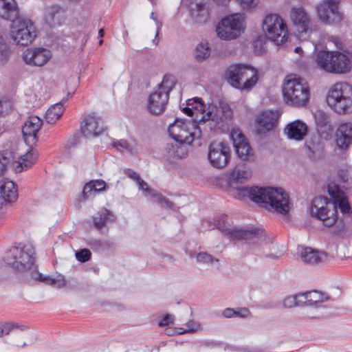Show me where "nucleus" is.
<instances>
[{
	"instance_id": "obj_1",
	"label": "nucleus",
	"mask_w": 352,
	"mask_h": 352,
	"mask_svg": "<svg viewBox=\"0 0 352 352\" xmlns=\"http://www.w3.org/2000/svg\"><path fill=\"white\" fill-rule=\"evenodd\" d=\"M239 195L248 197L258 204H264L267 209L280 214H287L291 208L289 195L281 188L243 186L239 189Z\"/></svg>"
},
{
	"instance_id": "obj_2",
	"label": "nucleus",
	"mask_w": 352,
	"mask_h": 352,
	"mask_svg": "<svg viewBox=\"0 0 352 352\" xmlns=\"http://www.w3.org/2000/svg\"><path fill=\"white\" fill-rule=\"evenodd\" d=\"M285 102L292 107H303L309 99L310 92L307 81L296 74L287 76L283 84Z\"/></svg>"
},
{
	"instance_id": "obj_3",
	"label": "nucleus",
	"mask_w": 352,
	"mask_h": 352,
	"mask_svg": "<svg viewBox=\"0 0 352 352\" xmlns=\"http://www.w3.org/2000/svg\"><path fill=\"white\" fill-rule=\"evenodd\" d=\"M326 101L328 106L339 115L352 113V86L346 82L335 83L329 88Z\"/></svg>"
},
{
	"instance_id": "obj_4",
	"label": "nucleus",
	"mask_w": 352,
	"mask_h": 352,
	"mask_svg": "<svg viewBox=\"0 0 352 352\" xmlns=\"http://www.w3.org/2000/svg\"><path fill=\"white\" fill-rule=\"evenodd\" d=\"M5 262L20 272L34 267L35 249L31 243L12 247L4 255Z\"/></svg>"
},
{
	"instance_id": "obj_5",
	"label": "nucleus",
	"mask_w": 352,
	"mask_h": 352,
	"mask_svg": "<svg viewBox=\"0 0 352 352\" xmlns=\"http://www.w3.org/2000/svg\"><path fill=\"white\" fill-rule=\"evenodd\" d=\"M226 78L233 87L241 90H250L258 81V71L245 65H230L226 72Z\"/></svg>"
},
{
	"instance_id": "obj_6",
	"label": "nucleus",
	"mask_w": 352,
	"mask_h": 352,
	"mask_svg": "<svg viewBox=\"0 0 352 352\" xmlns=\"http://www.w3.org/2000/svg\"><path fill=\"white\" fill-rule=\"evenodd\" d=\"M170 135L180 144H191L201 137V131L195 122L189 120L176 119L168 126Z\"/></svg>"
},
{
	"instance_id": "obj_7",
	"label": "nucleus",
	"mask_w": 352,
	"mask_h": 352,
	"mask_svg": "<svg viewBox=\"0 0 352 352\" xmlns=\"http://www.w3.org/2000/svg\"><path fill=\"white\" fill-rule=\"evenodd\" d=\"M245 27L244 15L236 13L223 18L217 25L216 32L221 39L230 41L238 38Z\"/></svg>"
},
{
	"instance_id": "obj_8",
	"label": "nucleus",
	"mask_w": 352,
	"mask_h": 352,
	"mask_svg": "<svg viewBox=\"0 0 352 352\" xmlns=\"http://www.w3.org/2000/svg\"><path fill=\"white\" fill-rule=\"evenodd\" d=\"M10 36L16 45L28 46L36 37V28L31 19L20 16L12 23Z\"/></svg>"
},
{
	"instance_id": "obj_9",
	"label": "nucleus",
	"mask_w": 352,
	"mask_h": 352,
	"mask_svg": "<svg viewBox=\"0 0 352 352\" xmlns=\"http://www.w3.org/2000/svg\"><path fill=\"white\" fill-rule=\"evenodd\" d=\"M262 28L266 36L276 45L284 43L288 38L287 24L277 14H266L263 20Z\"/></svg>"
},
{
	"instance_id": "obj_10",
	"label": "nucleus",
	"mask_w": 352,
	"mask_h": 352,
	"mask_svg": "<svg viewBox=\"0 0 352 352\" xmlns=\"http://www.w3.org/2000/svg\"><path fill=\"white\" fill-rule=\"evenodd\" d=\"M310 213L314 218L321 221L327 227L333 226L338 219L335 204L323 196L314 199L310 207Z\"/></svg>"
},
{
	"instance_id": "obj_11",
	"label": "nucleus",
	"mask_w": 352,
	"mask_h": 352,
	"mask_svg": "<svg viewBox=\"0 0 352 352\" xmlns=\"http://www.w3.org/2000/svg\"><path fill=\"white\" fill-rule=\"evenodd\" d=\"M208 109L199 120V122L210 121V127L212 129H222L232 118L233 112L229 104L225 102L219 101L218 105L209 107Z\"/></svg>"
},
{
	"instance_id": "obj_12",
	"label": "nucleus",
	"mask_w": 352,
	"mask_h": 352,
	"mask_svg": "<svg viewBox=\"0 0 352 352\" xmlns=\"http://www.w3.org/2000/svg\"><path fill=\"white\" fill-rule=\"evenodd\" d=\"M290 18L301 40H306L309 34L316 30V26L311 22V16L302 6H294L291 9Z\"/></svg>"
},
{
	"instance_id": "obj_13",
	"label": "nucleus",
	"mask_w": 352,
	"mask_h": 352,
	"mask_svg": "<svg viewBox=\"0 0 352 352\" xmlns=\"http://www.w3.org/2000/svg\"><path fill=\"white\" fill-rule=\"evenodd\" d=\"M339 0H324L317 6L318 16L325 24H339L343 15L339 10Z\"/></svg>"
},
{
	"instance_id": "obj_14",
	"label": "nucleus",
	"mask_w": 352,
	"mask_h": 352,
	"mask_svg": "<svg viewBox=\"0 0 352 352\" xmlns=\"http://www.w3.org/2000/svg\"><path fill=\"white\" fill-rule=\"evenodd\" d=\"M222 233L231 239L245 240L249 244H258L265 240V234L262 230L252 228L243 230L238 228H220Z\"/></svg>"
},
{
	"instance_id": "obj_15",
	"label": "nucleus",
	"mask_w": 352,
	"mask_h": 352,
	"mask_svg": "<svg viewBox=\"0 0 352 352\" xmlns=\"http://www.w3.org/2000/svg\"><path fill=\"white\" fill-rule=\"evenodd\" d=\"M230 157V148L224 142H214L209 147L208 159L210 164L217 168L225 167Z\"/></svg>"
},
{
	"instance_id": "obj_16",
	"label": "nucleus",
	"mask_w": 352,
	"mask_h": 352,
	"mask_svg": "<svg viewBox=\"0 0 352 352\" xmlns=\"http://www.w3.org/2000/svg\"><path fill=\"white\" fill-rule=\"evenodd\" d=\"M52 58L51 52L43 47L26 49L21 55L23 61L32 67H42Z\"/></svg>"
},
{
	"instance_id": "obj_17",
	"label": "nucleus",
	"mask_w": 352,
	"mask_h": 352,
	"mask_svg": "<svg viewBox=\"0 0 352 352\" xmlns=\"http://www.w3.org/2000/svg\"><path fill=\"white\" fill-rule=\"evenodd\" d=\"M280 115L277 111H264L259 113L255 120L258 133L263 134L273 130L278 124Z\"/></svg>"
},
{
	"instance_id": "obj_18",
	"label": "nucleus",
	"mask_w": 352,
	"mask_h": 352,
	"mask_svg": "<svg viewBox=\"0 0 352 352\" xmlns=\"http://www.w3.org/2000/svg\"><path fill=\"white\" fill-rule=\"evenodd\" d=\"M231 137L238 156L244 161H250L254 157L253 151L248 140L239 131H232Z\"/></svg>"
},
{
	"instance_id": "obj_19",
	"label": "nucleus",
	"mask_w": 352,
	"mask_h": 352,
	"mask_svg": "<svg viewBox=\"0 0 352 352\" xmlns=\"http://www.w3.org/2000/svg\"><path fill=\"white\" fill-rule=\"evenodd\" d=\"M352 52L345 50L344 52L334 51L333 63L329 73L346 74L351 70Z\"/></svg>"
},
{
	"instance_id": "obj_20",
	"label": "nucleus",
	"mask_w": 352,
	"mask_h": 352,
	"mask_svg": "<svg viewBox=\"0 0 352 352\" xmlns=\"http://www.w3.org/2000/svg\"><path fill=\"white\" fill-rule=\"evenodd\" d=\"M100 118L95 113L87 115L81 123V131L87 138L96 137L103 131Z\"/></svg>"
},
{
	"instance_id": "obj_21",
	"label": "nucleus",
	"mask_w": 352,
	"mask_h": 352,
	"mask_svg": "<svg viewBox=\"0 0 352 352\" xmlns=\"http://www.w3.org/2000/svg\"><path fill=\"white\" fill-rule=\"evenodd\" d=\"M42 124V120L37 116H31L25 122L22 132L27 144H33L37 141V133Z\"/></svg>"
},
{
	"instance_id": "obj_22",
	"label": "nucleus",
	"mask_w": 352,
	"mask_h": 352,
	"mask_svg": "<svg viewBox=\"0 0 352 352\" xmlns=\"http://www.w3.org/2000/svg\"><path fill=\"white\" fill-rule=\"evenodd\" d=\"M186 155V146L177 142L167 143L163 153L164 158L170 164L175 163Z\"/></svg>"
},
{
	"instance_id": "obj_23",
	"label": "nucleus",
	"mask_w": 352,
	"mask_h": 352,
	"mask_svg": "<svg viewBox=\"0 0 352 352\" xmlns=\"http://www.w3.org/2000/svg\"><path fill=\"white\" fill-rule=\"evenodd\" d=\"M302 298H304L303 306L307 305L315 308H326L324 303L329 301L331 297L326 293L318 290L307 291L301 293Z\"/></svg>"
},
{
	"instance_id": "obj_24",
	"label": "nucleus",
	"mask_w": 352,
	"mask_h": 352,
	"mask_svg": "<svg viewBox=\"0 0 352 352\" xmlns=\"http://www.w3.org/2000/svg\"><path fill=\"white\" fill-rule=\"evenodd\" d=\"M302 261L310 265H316L326 262L329 256L324 252H320L309 247H300L298 248Z\"/></svg>"
},
{
	"instance_id": "obj_25",
	"label": "nucleus",
	"mask_w": 352,
	"mask_h": 352,
	"mask_svg": "<svg viewBox=\"0 0 352 352\" xmlns=\"http://www.w3.org/2000/svg\"><path fill=\"white\" fill-rule=\"evenodd\" d=\"M168 96L157 90L151 94L148 99V107L151 113L159 115L163 113L168 101Z\"/></svg>"
},
{
	"instance_id": "obj_26",
	"label": "nucleus",
	"mask_w": 352,
	"mask_h": 352,
	"mask_svg": "<svg viewBox=\"0 0 352 352\" xmlns=\"http://www.w3.org/2000/svg\"><path fill=\"white\" fill-rule=\"evenodd\" d=\"M328 192L333 198V204L336 208L338 207L344 214H349L351 212L348 199L346 197L344 192L340 189L338 185L329 184L328 186Z\"/></svg>"
},
{
	"instance_id": "obj_27",
	"label": "nucleus",
	"mask_w": 352,
	"mask_h": 352,
	"mask_svg": "<svg viewBox=\"0 0 352 352\" xmlns=\"http://www.w3.org/2000/svg\"><path fill=\"white\" fill-rule=\"evenodd\" d=\"M252 172L249 166L245 164H237L229 173L228 182L230 186L237 184H243L250 179Z\"/></svg>"
},
{
	"instance_id": "obj_28",
	"label": "nucleus",
	"mask_w": 352,
	"mask_h": 352,
	"mask_svg": "<svg viewBox=\"0 0 352 352\" xmlns=\"http://www.w3.org/2000/svg\"><path fill=\"white\" fill-rule=\"evenodd\" d=\"M308 131L307 125L300 120H294L285 128L284 132L289 139L300 141L304 139Z\"/></svg>"
},
{
	"instance_id": "obj_29",
	"label": "nucleus",
	"mask_w": 352,
	"mask_h": 352,
	"mask_svg": "<svg viewBox=\"0 0 352 352\" xmlns=\"http://www.w3.org/2000/svg\"><path fill=\"white\" fill-rule=\"evenodd\" d=\"M336 142L338 146L346 149L352 144V123L341 124L336 133Z\"/></svg>"
},
{
	"instance_id": "obj_30",
	"label": "nucleus",
	"mask_w": 352,
	"mask_h": 352,
	"mask_svg": "<svg viewBox=\"0 0 352 352\" xmlns=\"http://www.w3.org/2000/svg\"><path fill=\"white\" fill-rule=\"evenodd\" d=\"M19 17V9L15 0H0L1 19L13 23Z\"/></svg>"
},
{
	"instance_id": "obj_31",
	"label": "nucleus",
	"mask_w": 352,
	"mask_h": 352,
	"mask_svg": "<svg viewBox=\"0 0 352 352\" xmlns=\"http://www.w3.org/2000/svg\"><path fill=\"white\" fill-rule=\"evenodd\" d=\"M18 197L15 184L10 180H2L0 185V206L4 202H12Z\"/></svg>"
},
{
	"instance_id": "obj_32",
	"label": "nucleus",
	"mask_w": 352,
	"mask_h": 352,
	"mask_svg": "<svg viewBox=\"0 0 352 352\" xmlns=\"http://www.w3.org/2000/svg\"><path fill=\"white\" fill-rule=\"evenodd\" d=\"M36 157V151L31 148L25 155H21L18 161L14 162L15 172L20 173L24 169L30 168L35 163Z\"/></svg>"
},
{
	"instance_id": "obj_33",
	"label": "nucleus",
	"mask_w": 352,
	"mask_h": 352,
	"mask_svg": "<svg viewBox=\"0 0 352 352\" xmlns=\"http://www.w3.org/2000/svg\"><path fill=\"white\" fill-rule=\"evenodd\" d=\"M64 12L57 6H52L46 8L44 15L45 23L51 27L60 25L63 19Z\"/></svg>"
},
{
	"instance_id": "obj_34",
	"label": "nucleus",
	"mask_w": 352,
	"mask_h": 352,
	"mask_svg": "<svg viewBox=\"0 0 352 352\" xmlns=\"http://www.w3.org/2000/svg\"><path fill=\"white\" fill-rule=\"evenodd\" d=\"M306 148L308 150V155L314 160L322 158L324 153V147L319 136L312 137L306 142Z\"/></svg>"
},
{
	"instance_id": "obj_35",
	"label": "nucleus",
	"mask_w": 352,
	"mask_h": 352,
	"mask_svg": "<svg viewBox=\"0 0 352 352\" xmlns=\"http://www.w3.org/2000/svg\"><path fill=\"white\" fill-rule=\"evenodd\" d=\"M106 186V182L102 179L91 180L84 186L82 196L85 199L94 197L96 193L104 190Z\"/></svg>"
},
{
	"instance_id": "obj_36",
	"label": "nucleus",
	"mask_w": 352,
	"mask_h": 352,
	"mask_svg": "<svg viewBox=\"0 0 352 352\" xmlns=\"http://www.w3.org/2000/svg\"><path fill=\"white\" fill-rule=\"evenodd\" d=\"M334 51L322 50L317 53L316 62L317 65L322 70L329 72L333 63Z\"/></svg>"
},
{
	"instance_id": "obj_37",
	"label": "nucleus",
	"mask_w": 352,
	"mask_h": 352,
	"mask_svg": "<svg viewBox=\"0 0 352 352\" xmlns=\"http://www.w3.org/2000/svg\"><path fill=\"white\" fill-rule=\"evenodd\" d=\"M32 278L34 280L44 282L59 289L65 287L67 285V280L65 276L61 274H58L55 277H52L50 276H45L40 273H36L32 275Z\"/></svg>"
},
{
	"instance_id": "obj_38",
	"label": "nucleus",
	"mask_w": 352,
	"mask_h": 352,
	"mask_svg": "<svg viewBox=\"0 0 352 352\" xmlns=\"http://www.w3.org/2000/svg\"><path fill=\"white\" fill-rule=\"evenodd\" d=\"M115 221V216L109 210L102 208L94 217V226L98 230L103 228L108 222Z\"/></svg>"
},
{
	"instance_id": "obj_39",
	"label": "nucleus",
	"mask_w": 352,
	"mask_h": 352,
	"mask_svg": "<svg viewBox=\"0 0 352 352\" xmlns=\"http://www.w3.org/2000/svg\"><path fill=\"white\" fill-rule=\"evenodd\" d=\"M63 112V104L62 102L55 104L47 109L45 116L46 122L49 124H54Z\"/></svg>"
},
{
	"instance_id": "obj_40",
	"label": "nucleus",
	"mask_w": 352,
	"mask_h": 352,
	"mask_svg": "<svg viewBox=\"0 0 352 352\" xmlns=\"http://www.w3.org/2000/svg\"><path fill=\"white\" fill-rule=\"evenodd\" d=\"M190 15L196 23H204L207 21L209 15L208 10L205 4L197 3L190 11Z\"/></svg>"
},
{
	"instance_id": "obj_41",
	"label": "nucleus",
	"mask_w": 352,
	"mask_h": 352,
	"mask_svg": "<svg viewBox=\"0 0 352 352\" xmlns=\"http://www.w3.org/2000/svg\"><path fill=\"white\" fill-rule=\"evenodd\" d=\"M302 296L301 293L286 296L283 300V307L289 309L294 307L303 306V302L301 300Z\"/></svg>"
},
{
	"instance_id": "obj_42",
	"label": "nucleus",
	"mask_w": 352,
	"mask_h": 352,
	"mask_svg": "<svg viewBox=\"0 0 352 352\" xmlns=\"http://www.w3.org/2000/svg\"><path fill=\"white\" fill-rule=\"evenodd\" d=\"M175 78L172 75H165L162 82L159 85L158 91L164 92L169 96V93L175 85Z\"/></svg>"
},
{
	"instance_id": "obj_43",
	"label": "nucleus",
	"mask_w": 352,
	"mask_h": 352,
	"mask_svg": "<svg viewBox=\"0 0 352 352\" xmlns=\"http://www.w3.org/2000/svg\"><path fill=\"white\" fill-rule=\"evenodd\" d=\"M210 55V49L208 43H200L196 47L195 58L198 61H203Z\"/></svg>"
},
{
	"instance_id": "obj_44",
	"label": "nucleus",
	"mask_w": 352,
	"mask_h": 352,
	"mask_svg": "<svg viewBox=\"0 0 352 352\" xmlns=\"http://www.w3.org/2000/svg\"><path fill=\"white\" fill-rule=\"evenodd\" d=\"M338 180L340 182L344 184L343 188L345 189L349 188L351 183V177L350 176L349 168L348 166H344L338 170Z\"/></svg>"
},
{
	"instance_id": "obj_45",
	"label": "nucleus",
	"mask_w": 352,
	"mask_h": 352,
	"mask_svg": "<svg viewBox=\"0 0 352 352\" xmlns=\"http://www.w3.org/2000/svg\"><path fill=\"white\" fill-rule=\"evenodd\" d=\"M1 327L2 330V337L6 335L8 336L14 329H19L21 331H25L28 329V327L24 325H21L19 323L14 322H4L1 324Z\"/></svg>"
},
{
	"instance_id": "obj_46",
	"label": "nucleus",
	"mask_w": 352,
	"mask_h": 352,
	"mask_svg": "<svg viewBox=\"0 0 352 352\" xmlns=\"http://www.w3.org/2000/svg\"><path fill=\"white\" fill-rule=\"evenodd\" d=\"M14 107L13 101L8 98H0V116H5L12 112Z\"/></svg>"
},
{
	"instance_id": "obj_47",
	"label": "nucleus",
	"mask_w": 352,
	"mask_h": 352,
	"mask_svg": "<svg viewBox=\"0 0 352 352\" xmlns=\"http://www.w3.org/2000/svg\"><path fill=\"white\" fill-rule=\"evenodd\" d=\"M149 195L153 197V201L160 204L163 207L167 208H173V204L161 194L155 192L154 190H151Z\"/></svg>"
},
{
	"instance_id": "obj_48",
	"label": "nucleus",
	"mask_w": 352,
	"mask_h": 352,
	"mask_svg": "<svg viewBox=\"0 0 352 352\" xmlns=\"http://www.w3.org/2000/svg\"><path fill=\"white\" fill-rule=\"evenodd\" d=\"M187 106L190 107L192 109H195L197 111H201L203 114H205V110H204V104L199 98H193L188 99L186 101Z\"/></svg>"
},
{
	"instance_id": "obj_49",
	"label": "nucleus",
	"mask_w": 352,
	"mask_h": 352,
	"mask_svg": "<svg viewBox=\"0 0 352 352\" xmlns=\"http://www.w3.org/2000/svg\"><path fill=\"white\" fill-rule=\"evenodd\" d=\"M196 261L197 262L203 264H210L213 263L214 262H219V259L215 258L211 254L204 252L197 254Z\"/></svg>"
},
{
	"instance_id": "obj_50",
	"label": "nucleus",
	"mask_w": 352,
	"mask_h": 352,
	"mask_svg": "<svg viewBox=\"0 0 352 352\" xmlns=\"http://www.w3.org/2000/svg\"><path fill=\"white\" fill-rule=\"evenodd\" d=\"M91 253L90 250L86 248L80 250V251L76 252V259L81 263H85L89 261L91 258Z\"/></svg>"
},
{
	"instance_id": "obj_51",
	"label": "nucleus",
	"mask_w": 352,
	"mask_h": 352,
	"mask_svg": "<svg viewBox=\"0 0 352 352\" xmlns=\"http://www.w3.org/2000/svg\"><path fill=\"white\" fill-rule=\"evenodd\" d=\"M112 146L115 147L118 151H131V147L129 143L125 140H113L112 142Z\"/></svg>"
},
{
	"instance_id": "obj_52",
	"label": "nucleus",
	"mask_w": 352,
	"mask_h": 352,
	"mask_svg": "<svg viewBox=\"0 0 352 352\" xmlns=\"http://www.w3.org/2000/svg\"><path fill=\"white\" fill-rule=\"evenodd\" d=\"M200 327H201V325L199 323H198L197 322H194V321H190L187 324V328L184 329L182 332H179V333H186L195 332V331H197L198 330H199Z\"/></svg>"
},
{
	"instance_id": "obj_53",
	"label": "nucleus",
	"mask_w": 352,
	"mask_h": 352,
	"mask_svg": "<svg viewBox=\"0 0 352 352\" xmlns=\"http://www.w3.org/2000/svg\"><path fill=\"white\" fill-rule=\"evenodd\" d=\"M235 317L241 318H247L251 316V312L247 307H241L235 309Z\"/></svg>"
},
{
	"instance_id": "obj_54",
	"label": "nucleus",
	"mask_w": 352,
	"mask_h": 352,
	"mask_svg": "<svg viewBox=\"0 0 352 352\" xmlns=\"http://www.w3.org/2000/svg\"><path fill=\"white\" fill-rule=\"evenodd\" d=\"M243 9H251L257 5L256 0H236Z\"/></svg>"
},
{
	"instance_id": "obj_55",
	"label": "nucleus",
	"mask_w": 352,
	"mask_h": 352,
	"mask_svg": "<svg viewBox=\"0 0 352 352\" xmlns=\"http://www.w3.org/2000/svg\"><path fill=\"white\" fill-rule=\"evenodd\" d=\"M8 163L9 159L0 154V176L5 173Z\"/></svg>"
},
{
	"instance_id": "obj_56",
	"label": "nucleus",
	"mask_w": 352,
	"mask_h": 352,
	"mask_svg": "<svg viewBox=\"0 0 352 352\" xmlns=\"http://www.w3.org/2000/svg\"><path fill=\"white\" fill-rule=\"evenodd\" d=\"M174 320V316L170 314H166L159 322V325L161 327L166 326L170 324H173Z\"/></svg>"
},
{
	"instance_id": "obj_57",
	"label": "nucleus",
	"mask_w": 352,
	"mask_h": 352,
	"mask_svg": "<svg viewBox=\"0 0 352 352\" xmlns=\"http://www.w3.org/2000/svg\"><path fill=\"white\" fill-rule=\"evenodd\" d=\"M137 183L139 186V188L142 189L145 192L150 193L151 190H153V189L148 187V184L145 182L144 180H142L141 178L137 182Z\"/></svg>"
},
{
	"instance_id": "obj_58",
	"label": "nucleus",
	"mask_w": 352,
	"mask_h": 352,
	"mask_svg": "<svg viewBox=\"0 0 352 352\" xmlns=\"http://www.w3.org/2000/svg\"><path fill=\"white\" fill-rule=\"evenodd\" d=\"M125 175H127L129 177L135 180L136 182H138L140 179V175L136 172L131 169L126 170Z\"/></svg>"
},
{
	"instance_id": "obj_59",
	"label": "nucleus",
	"mask_w": 352,
	"mask_h": 352,
	"mask_svg": "<svg viewBox=\"0 0 352 352\" xmlns=\"http://www.w3.org/2000/svg\"><path fill=\"white\" fill-rule=\"evenodd\" d=\"M222 314L225 318H227L235 317V309L232 308H226L223 310Z\"/></svg>"
},
{
	"instance_id": "obj_60",
	"label": "nucleus",
	"mask_w": 352,
	"mask_h": 352,
	"mask_svg": "<svg viewBox=\"0 0 352 352\" xmlns=\"http://www.w3.org/2000/svg\"><path fill=\"white\" fill-rule=\"evenodd\" d=\"M89 245L92 249L99 250L102 248V243L99 240L94 239L89 242Z\"/></svg>"
},
{
	"instance_id": "obj_61",
	"label": "nucleus",
	"mask_w": 352,
	"mask_h": 352,
	"mask_svg": "<svg viewBox=\"0 0 352 352\" xmlns=\"http://www.w3.org/2000/svg\"><path fill=\"white\" fill-rule=\"evenodd\" d=\"M204 345L207 347L214 348V347H220L223 345V344H222V342H220L206 341L204 342Z\"/></svg>"
},
{
	"instance_id": "obj_62",
	"label": "nucleus",
	"mask_w": 352,
	"mask_h": 352,
	"mask_svg": "<svg viewBox=\"0 0 352 352\" xmlns=\"http://www.w3.org/2000/svg\"><path fill=\"white\" fill-rule=\"evenodd\" d=\"M182 111L187 116L192 117L194 115V110L190 107L187 106L182 109Z\"/></svg>"
},
{
	"instance_id": "obj_63",
	"label": "nucleus",
	"mask_w": 352,
	"mask_h": 352,
	"mask_svg": "<svg viewBox=\"0 0 352 352\" xmlns=\"http://www.w3.org/2000/svg\"><path fill=\"white\" fill-rule=\"evenodd\" d=\"M160 29H161V25L157 24L156 34H155V38L153 40V43L155 45H157L159 43L158 35H159V32H160Z\"/></svg>"
},
{
	"instance_id": "obj_64",
	"label": "nucleus",
	"mask_w": 352,
	"mask_h": 352,
	"mask_svg": "<svg viewBox=\"0 0 352 352\" xmlns=\"http://www.w3.org/2000/svg\"><path fill=\"white\" fill-rule=\"evenodd\" d=\"M31 337H32V339L30 340V342L29 343L23 342L21 344H19L18 346L19 347L23 348V347H25V346L32 344L34 342V339L33 338V335H32Z\"/></svg>"
}]
</instances>
